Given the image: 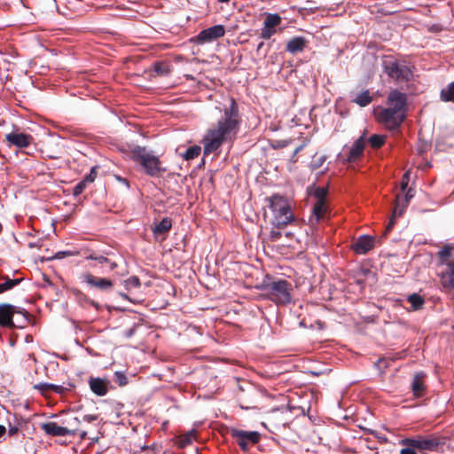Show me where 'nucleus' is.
I'll return each mask as SVG.
<instances>
[{"instance_id":"nucleus-41","label":"nucleus","mask_w":454,"mask_h":454,"mask_svg":"<svg viewBox=\"0 0 454 454\" xmlns=\"http://www.w3.org/2000/svg\"><path fill=\"white\" fill-rule=\"evenodd\" d=\"M74 254L70 251H60V252H58L55 255V258L57 259H62L66 256H70V255H73Z\"/></svg>"},{"instance_id":"nucleus-22","label":"nucleus","mask_w":454,"mask_h":454,"mask_svg":"<svg viewBox=\"0 0 454 454\" xmlns=\"http://www.w3.org/2000/svg\"><path fill=\"white\" fill-rule=\"evenodd\" d=\"M365 146V138L364 136H361L358 139L355 141L352 147L350 148L349 154L348 157V162L356 161L364 153V149Z\"/></svg>"},{"instance_id":"nucleus-20","label":"nucleus","mask_w":454,"mask_h":454,"mask_svg":"<svg viewBox=\"0 0 454 454\" xmlns=\"http://www.w3.org/2000/svg\"><path fill=\"white\" fill-rule=\"evenodd\" d=\"M414 196L413 192L411 189H409L404 196L403 195H396L395 199V205L393 210V217L401 216L404 211V208L406 207L407 204L409 203V200Z\"/></svg>"},{"instance_id":"nucleus-9","label":"nucleus","mask_w":454,"mask_h":454,"mask_svg":"<svg viewBox=\"0 0 454 454\" xmlns=\"http://www.w3.org/2000/svg\"><path fill=\"white\" fill-rule=\"evenodd\" d=\"M400 444H409L420 451H434L437 450L441 444V441L437 436H418L414 438H404L401 440Z\"/></svg>"},{"instance_id":"nucleus-36","label":"nucleus","mask_w":454,"mask_h":454,"mask_svg":"<svg viewBox=\"0 0 454 454\" xmlns=\"http://www.w3.org/2000/svg\"><path fill=\"white\" fill-rule=\"evenodd\" d=\"M326 160V156L321 155L317 158H315L313 161L311 162V168L312 169H317L319 168Z\"/></svg>"},{"instance_id":"nucleus-16","label":"nucleus","mask_w":454,"mask_h":454,"mask_svg":"<svg viewBox=\"0 0 454 454\" xmlns=\"http://www.w3.org/2000/svg\"><path fill=\"white\" fill-rule=\"evenodd\" d=\"M5 139L9 145H14L19 148H27L33 141L31 135L19 132H11L6 134Z\"/></svg>"},{"instance_id":"nucleus-15","label":"nucleus","mask_w":454,"mask_h":454,"mask_svg":"<svg viewBox=\"0 0 454 454\" xmlns=\"http://www.w3.org/2000/svg\"><path fill=\"white\" fill-rule=\"evenodd\" d=\"M42 429L46 434L51 436H67L74 435L76 434L75 428H68L67 427L59 426L55 422H46L41 425Z\"/></svg>"},{"instance_id":"nucleus-3","label":"nucleus","mask_w":454,"mask_h":454,"mask_svg":"<svg viewBox=\"0 0 454 454\" xmlns=\"http://www.w3.org/2000/svg\"><path fill=\"white\" fill-rule=\"evenodd\" d=\"M131 158L144 168L148 176H159L161 173L167 171V169L161 166L159 157L145 147H135L131 152Z\"/></svg>"},{"instance_id":"nucleus-35","label":"nucleus","mask_w":454,"mask_h":454,"mask_svg":"<svg viewBox=\"0 0 454 454\" xmlns=\"http://www.w3.org/2000/svg\"><path fill=\"white\" fill-rule=\"evenodd\" d=\"M139 286H140V281L137 277H130L125 280V286L127 288L138 287Z\"/></svg>"},{"instance_id":"nucleus-52","label":"nucleus","mask_w":454,"mask_h":454,"mask_svg":"<svg viewBox=\"0 0 454 454\" xmlns=\"http://www.w3.org/2000/svg\"><path fill=\"white\" fill-rule=\"evenodd\" d=\"M392 224H394V222H393V220H391V222H390V223H389V226H388V228H389V227H390V226H391Z\"/></svg>"},{"instance_id":"nucleus-46","label":"nucleus","mask_w":454,"mask_h":454,"mask_svg":"<svg viewBox=\"0 0 454 454\" xmlns=\"http://www.w3.org/2000/svg\"><path fill=\"white\" fill-rule=\"evenodd\" d=\"M6 432V428L4 426L0 425V437H2Z\"/></svg>"},{"instance_id":"nucleus-47","label":"nucleus","mask_w":454,"mask_h":454,"mask_svg":"<svg viewBox=\"0 0 454 454\" xmlns=\"http://www.w3.org/2000/svg\"><path fill=\"white\" fill-rule=\"evenodd\" d=\"M303 148V145H301L299 146L298 148H296L294 152V156H295L299 152H301Z\"/></svg>"},{"instance_id":"nucleus-1","label":"nucleus","mask_w":454,"mask_h":454,"mask_svg":"<svg viewBox=\"0 0 454 454\" xmlns=\"http://www.w3.org/2000/svg\"><path fill=\"white\" fill-rule=\"evenodd\" d=\"M239 123L238 106L231 98L229 108L224 110L223 117L207 130L203 138L204 154L209 155L217 151L223 143L233 140L239 130Z\"/></svg>"},{"instance_id":"nucleus-31","label":"nucleus","mask_w":454,"mask_h":454,"mask_svg":"<svg viewBox=\"0 0 454 454\" xmlns=\"http://www.w3.org/2000/svg\"><path fill=\"white\" fill-rule=\"evenodd\" d=\"M39 388L42 389L43 391L51 390V391H54L56 393H59V394L62 393L64 390V387L60 385H54V384H48V383L42 384L39 387Z\"/></svg>"},{"instance_id":"nucleus-5","label":"nucleus","mask_w":454,"mask_h":454,"mask_svg":"<svg viewBox=\"0 0 454 454\" xmlns=\"http://www.w3.org/2000/svg\"><path fill=\"white\" fill-rule=\"evenodd\" d=\"M328 191L325 187H315L310 195L315 199L312 207V215L309 217L310 224L314 225L321 221L327 213L326 196Z\"/></svg>"},{"instance_id":"nucleus-7","label":"nucleus","mask_w":454,"mask_h":454,"mask_svg":"<svg viewBox=\"0 0 454 454\" xmlns=\"http://www.w3.org/2000/svg\"><path fill=\"white\" fill-rule=\"evenodd\" d=\"M374 114L377 120L389 129H397L405 119V114L381 106L374 109Z\"/></svg>"},{"instance_id":"nucleus-10","label":"nucleus","mask_w":454,"mask_h":454,"mask_svg":"<svg viewBox=\"0 0 454 454\" xmlns=\"http://www.w3.org/2000/svg\"><path fill=\"white\" fill-rule=\"evenodd\" d=\"M225 35V28L223 25H215L208 28L201 30L191 41L198 44H205L211 43Z\"/></svg>"},{"instance_id":"nucleus-2","label":"nucleus","mask_w":454,"mask_h":454,"mask_svg":"<svg viewBox=\"0 0 454 454\" xmlns=\"http://www.w3.org/2000/svg\"><path fill=\"white\" fill-rule=\"evenodd\" d=\"M441 286L444 290H454V252L452 247L445 246L437 254Z\"/></svg>"},{"instance_id":"nucleus-30","label":"nucleus","mask_w":454,"mask_h":454,"mask_svg":"<svg viewBox=\"0 0 454 454\" xmlns=\"http://www.w3.org/2000/svg\"><path fill=\"white\" fill-rule=\"evenodd\" d=\"M408 301L411 302L413 309H419L424 302L423 299L419 294H416L410 295Z\"/></svg>"},{"instance_id":"nucleus-17","label":"nucleus","mask_w":454,"mask_h":454,"mask_svg":"<svg viewBox=\"0 0 454 454\" xmlns=\"http://www.w3.org/2000/svg\"><path fill=\"white\" fill-rule=\"evenodd\" d=\"M18 313L16 307L11 304H0V326L14 327L13 316Z\"/></svg>"},{"instance_id":"nucleus-34","label":"nucleus","mask_w":454,"mask_h":454,"mask_svg":"<svg viewBox=\"0 0 454 454\" xmlns=\"http://www.w3.org/2000/svg\"><path fill=\"white\" fill-rule=\"evenodd\" d=\"M154 70L157 74L165 75L170 73L169 66L164 63H156Z\"/></svg>"},{"instance_id":"nucleus-37","label":"nucleus","mask_w":454,"mask_h":454,"mask_svg":"<svg viewBox=\"0 0 454 454\" xmlns=\"http://www.w3.org/2000/svg\"><path fill=\"white\" fill-rule=\"evenodd\" d=\"M86 180H82L81 182H79L74 187V191H73V194L74 196H78L80 195L85 189L86 187Z\"/></svg>"},{"instance_id":"nucleus-12","label":"nucleus","mask_w":454,"mask_h":454,"mask_svg":"<svg viewBox=\"0 0 454 454\" xmlns=\"http://www.w3.org/2000/svg\"><path fill=\"white\" fill-rule=\"evenodd\" d=\"M406 95L396 90H392L387 101V108L398 111L399 114L406 113Z\"/></svg>"},{"instance_id":"nucleus-24","label":"nucleus","mask_w":454,"mask_h":454,"mask_svg":"<svg viewBox=\"0 0 454 454\" xmlns=\"http://www.w3.org/2000/svg\"><path fill=\"white\" fill-rule=\"evenodd\" d=\"M197 438V432L196 430L192 429L187 432L184 434H182L178 439V446L180 448H185L186 446L192 443L193 441H195Z\"/></svg>"},{"instance_id":"nucleus-27","label":"nucleus","mask_w":454,"mask_h":454,"mask_svg":"<svg viewBox=\"0 0 454 454\" xmlns=\"http://www.w3.org/2000/svg\"><path fill=\"white\" fill-rule=\"evenodd\" d=\"M441 98L443 101L454 102V82H451L446 89L442 90Z\"/></svg>"},{"instance_id":"nucleus-51","label":"nucleus","mask_w":454,"mask_h":454,"mask_svg":"<svg viewBox=\"0 0 454 454\" xmlns=\"http://www.w3.org/2000/svg\"><path fill=\"white\" fill-rule=\"evenodd\" d=\"M123 183H125L126 184H128V182L126 179H121Z\"/></svg>"},{"instance_id":"nucleus-53","label":"nucleus","mask_w":454,"mask_h":454,"mask_svg":"<svg viewBox=\"0 0 454 454\" xmlns=\"http://www.w3.org/2000/svg\"><path fill=\"white\" fill-rule=\"evenodd\" d=\"M286 145V143H280L281 146H285Z\"/></svg>"},{"instance_id":"nucleus-23","label":"nucleus","mask_w":454,"mask_h":454,"mask_svg":"<svg viewBox=\"0 0 454 454\" xmlns=\"http://www.w3.org/2000/svg\"><path fill=\"white\" fill-rule=\"evenodd\" d=\"M306 46V40L303 37L298 36L292 38L286 44V51L290 53L295 54L304 50Z\"/></svg>"},{"instance_id":"nucleus-39","label":"nucleus","mask_w":454,"mask_h":454,"mask_svg":"<svg viewBox=\"0 0 454 454\" xmlns=\"http://www.w3.org/2000/svg\"><path fill=\"white\" fill-rule=\"evenodd\" d=\"M403 448L401 450L400 454H417L415 447L409 444H402Z\"/></svg>"},{"instance_id":"nucleus-21","label":"nucleus","mask_w":454,"mask_h":454,"mask_svg":"<svg viewBox=\"0 0 454 454\" xmlns=\"http://www.w3.org/2000/svg\"><path fill=\"white\" fill-rule=\"evenodd\" d=\"M425 378L426 374L423 372L415 373L413 380L411 382V390L416 397L424 395L425 393Z\"/></svg>"},{"instance_id":"nucleus-19","label":"nucleus","mask_w":454,"mask_h":454,"mask_svg":"<svg viewBox=\"0 0 454 454\" xmlns=\"http://www.w3.org/2000/svg\"><path fill=\"white\" fill-rule=\"evenodd\" d=\"M90 390L98 396H104L108 392L109 381L98 377H90L89 379Z\"/></svg>"},{"instance_id":"nucleus-43","label":"nucleus","mask_w":454,"mask_h":454,"mask_svg":"<svg viewBox=\"0 0 454 454\" xmlns=\"http://www.w3.org/2000/svg\"><path fill=\"white\" fill-rule=\"evenodd\" d=\"M90 259L96 260L99 263H105L107 262L108 259L105 256H90Z\"/></svg>"},{"instance_id":"nucleus-50","label":"nucleus","mask_w":454,"mask_h":454,"mask_svg":"<svg viewBox=\"0 0 454 454\" xmlns=\"http://www.w3.org/2000/svg\"><path fill=\"white\" fill-rule=\"evenodd\" d=\"M220 3H228L230 0H217Z\"/></svg>"},{"instance_id":"nucleus-48","label":"nucleus","mask_w":454,"mask_h":454,"mask_svg":"<svg viewBox=\"0 0 454 454\" xmlns=\"http://www.w3.org/2000/svg\"><path fill=\"white\" fill-rule=\"evenodd\" d=\"M16 431H17V429H16V428H12V429L10 430V433H11V434H14Z\"/></svg>"},{"instance_id":"nucleus-44","label":"nucleus","mask_w":454,"mask_h":454,"mask_svg":"<svg viewBox=\"0 0 454 454\" xmlns=\"http://www.w3.org/2000/svg\"><path fill=\"white\" fill-rule=\"evenodd\" d=\"M98 419V417L96 415H84L82 419L88 423H90L94 420H96Z\"/></svg>"},{"instance_id":"nucleus-32","label":"nucleus","mask_w":454,"mask_h":454,"mask_svg":"<svg viewBox=\"0 0 454 454\" xmlns=\"http://www.w3.org/2000/svg\"><path fill=\"white\" fill-rule=\"evenodd\" d=\"M384 137L379 135H372L369 139L370 145L374 148L380 147L384 144Z\"/></svg>"},{"instance_id":"nucleus-25","label":"nucleus","mask_w":454,"mask_h":454,"mask_svg":"<svg viewBox=\"0 0 454 454\" xmlns=\"http://www.w3.org/2000/svg\"><path fill=\"white\" fill-rule=\"evenodd\" d=\"M172 227V222L169 218H163L158 224L153 228V233L155 235H161L167 233Z\"/></svg>"},{"instance_id":"nucleus-18","label":"nucleus","mask_w":454,"mask_h":454,"mask_svg":"<svg viewBox=\"0 0 454 454\" xmlns=\"http://www.w3.org/2000/svg\"><path fill=\"white\" fill-rule=\"evenodd\" d=\"M374 247V238L368 235L360 236L352 245V249L359 254L368 253Z\"/></svg>"},{"instance_id":"nucleus-49","label":"nucleus","mask_w":454,"mask_h":454,"mask_svg":"<svg viewBox=\"0 0 454 454\" xmlns=\"http://www.w3.org/2000/svg\"><path fill=\"white\" fill-rule=\"evenodd\" d=\"M115 267H116V263L113 262V263L111 264V269H112V270H114Z\"/></svg>"},{"instance_id":"nucleus-6","label":"nucleus","mask_w":454,"mask_h":454,"mask_svg":"<svg viewBox=\"0 0 454 454\" xmlns=\"http://www.w3.org/2000/svg\"><path fill=\"white\" fill-rule=\"evenodd\" d=\"M270 299L278 305H286L292 301V285L286 280L273 281L267 286Z\"/></svg>"},{"instance_id":"nucleus-26","label":"nucleus","mask_w":454,"mask_h":454,"mask_svg":"<svg viewBox=\"0 0 454 454\" xmlns=\"http://www.w3.org/2000/svg\"><path fill=\"white\" fill-rule=\"evenodd\" d=\"M356 102L360 106H366L372 102V97L368 90L363 91L360 93L355 99Z\"/></svg>"},{"instance_id":"nucleus-28","label":"nucleus","mask_w":454,"mask_h":454,"mask_svg":"<svg viewBox=\"0 0 454 454\" xmlns=\"http://www.w3.org/2000/svg\"><path fill=\"white\" fill-rule=\"evenodd\" d=\"M200 152H201L200 146H199V145L191 146L186 150V152L184 153V158H185V160H193L200 154Z\"/></svg>"},{"instance_id":"nucleus-40","label":"nucleus","mask_w":454,"mask_h":454,"mask_svg":"<svg viewBox=\"0 0 454 454\" xmlns=\"http://www.w3.org/2000/svg\"><path fill=\"white\" fill-rule=\"evenodd\" d=\"M97 176L96 168H92L90 173L83 179L86 180V183H92Z\"/></svg>"},{"instance_id":"nucleus-45","label":"nucleus","mask_w":454,"mask_h":454,"mask_svg":"<svg viewBox=\"0 0 454 454\" xmlns=\"http://www.w3.org/2000/svg\"><path fill=\"white\" fill-rule=\"evenodd\" d=\"M280 235H281L280 232L277 231H271V232H270V238L273 240H277L280 237Z\"/></svg>"},{"instance_id":"nucleus-29","label":"nucleus","mask_w":454,"mask_h":454,"mask_svg":"<svg viewBox=\"0 0 454 454\" xmlns=\"http://www.w3.org/2000/svg\"><path fill=\"white\" fill-rule=\"evenodd\" d=\"M21 279H11V278H4V281L3 283H0L1 288L3 289V292L8 291L12 288H13L15 286H17Z\"/></svg>"},{"instance_id":"nucleus-14","label":"nucleus","mask_w":454,"mask_h":454,"mask_svg":"<svg viewBox=\"0 0 454 454\" xmlns=\"http://www.w3.org/2000/svg\"><path fill=\"white\" fill-rule=\"evenodd\" d=\"M81 279L82 282L86 283L88 286L103 291L110 290L114 286L112 280L105 278L95 277L89 272L83 273L81 276Z\"/></svg>"},{"instance_id":"nucleus-54","label":"nucleus","mask_w":454,"mask_h":454,"mask_svg":"<svg viewBox=\"0 0 454 454\" xmlns=\"http://www.w3.org/2000/svg\"><path fill=\"white\" fill-rule=\"evenodd\" d=\"M286 145V143H280L281 146H285Z\"/></svg>"},{"instance_id":"nucleus-38","label":"nucleus","mask_w":454,"mask_h":454,"mask_svg":"<svg viewBox=\"0 0 454 454\" xmlns=\"http://www.w3.org/2000/svg\"><path fill=\"white\" fill-rule=\"evenodd\" d=\"M409 181H410V171H407L406 173H404L402 182H401L402 192H405L408 184H409Z\"/></svg>"},{"instance_id":"nucleus-42","label":"nucleus","mask_w":454,"mask_h":454,"mask_svg":"<svg viewBox=\"0 0 454 454\" xmlns=\"http://www.w3.org/2000/svg\"><path fill=\"white\" fill-rule=\"evenodd\" d=\"M80 421L77 418H74L70 422H68V428H75L76 432L78 431V425Z\"/></svg>"},{"instance_id":"nucleus-11","label":"nucleus","mask_w":454,"mask_h":454,"mask_svg":"<svg viewBox=\"0 0 454 454\" xmlns=\"http://www.w3.org/2000/svg\"><path fill=\"white\" fill-rule=\"evenodd\" d=\"M231 435L237 439L238 444L242 450H247L248 442L257 443L260 440V434L256 431H244L232 428Z\"/></svg>"},{"instance_id":"nucleus-4","label":"nucleus","mask_w":454,"mask_h":454,"mask_svg":"<svg viewBox=\"0 0 454 454\" xmlns=\"http://www.w3.org/2000/svg\"><path fill=\"white\" fill-rule=\"evenodd\" d=\"M270 208L273 213L272 223L281 229L294 221V215L287 200L281 196L274 195L270 199Z\"/></svg>"},{"instance_id":"nucleus-8","label":"nucleus","mask_w":454,"mask_h":454,"mask_svg":"<svg viewBox=\"0 0 454 454\" xmlns=\"http://www.w3.org/2000/svg\"><path fill=\"white\" fill-rule=\"evenodd\" d=\"M383 67L385 73L390 78L398 82L408 81L412 75L411 71L408 67L400 65L393 59H385L383 61Z\"/></svg>"},{"instance_id":"nucleus-13","label":"nucleus","mask_w":454,"mask_h":454,"mask_svg":"<svg viewBox=\"0 0 454 454\" xmlns=\"http://www.w3.org/2000/svg\"><path fill=\"white\" fill-rule=\"evenodd\" d=\"M281 20L278 13H268L261 31V37L270 39L276 33V27L280 24Z\"/></svg>"},{"instance_id":"nucleus-33","label":"nucleus","mask_w":454,"mask_h":454,"mask_svg":"<svg viewBox=\"0 0 454 454\" xmlns=\"http://www.w3.org/2000/svg\"><path fill=\"white\" fill-rule=\"evenodd\" d=\"M114 381L120 386L124 387L128 384V378L125 373L121 372H114Z\"/></svg>"}]
</instances>
